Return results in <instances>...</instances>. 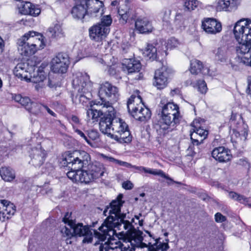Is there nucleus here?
<instances>
[{
	"label": "nucleus",
	"instance_id": "1",
	"mask_svg": "<svg viewBox=\"0 0 251 251\" xmlns=\"http://www.w3.org/2000/svg\"><path fill=\"white\" fill-rule=\"evenodd\" d=\"M123 198V194H120L115 200L112 201L104 210L103 214L107 216L106 213L108 212L109 215L98 228L102 233L98 232L96 230H93L94 237L99 241H105L107 236H109L110 237L113 236L116 233L114 228H117L120 229L122 224L124 225L125 229L131 227L134 219H132L131 222L126 220V213L121 212V207L125 202L122 201Z\"/></svg>",
	"mask_w": 251,
	"mask_h": 251
},
{
	"label": "nucleus",
	"instance_id": "2",
	"mask_svg": "<svg viewBox=\"0 0 251 251\" xmlns=\"http://www.w3.org/2000/svg\"><path fill=\"white\" fill-rule=\"evenodd\" d=\"M90 160V155L85 151H75L73 152H67L62 161L63 165L70 170L67 173L68 178L73 181L84 183L81 177L83 176L81 169L88 165Z\"/></svg>",
	"mask_w": 251,
	"mask_h": 251
},
{
	"label": "nucleus",
	"instance_id": "3",
	"mask_svg": "<svg viewBox=\"0 0 251 251\" xmlns=\"http://www.w3.org/2000/svg\"><path fill=\"white\" fill-rule=\"evenodd\" d=\"M105 113L99 122L100 131L107 136L113 139V136L119 134L128 128L127 125L120 118L117 117L113 107H110L109 111Z\"/></svg>",
	"mask_w": 251,
	"mask_h": 251
},
{
	"label": "nucleus",
	"instance_id": "4",
	"mask_svg": "<svg viewBox=\"0 0 251 251\" xmlns=\"http://www.w3.org/2000/svg\"><path fill=\"white\" fill-rule=\"evenodd\" d=\"M126 234L127 242H130L133 247H140L143 248H148V251H167L170 247L167 243H162L159 242V238L155 240V243L151 244L149 243L147 244L143 243V238L142 236L143 232L140 230H137L133 226L126 229Z\"/></svg>",
	"mask_w": 251,
	"mask_h": 251
},
{
	"label": "nucleus",
	"instance_id": "5",
	"mask_svg": "<svg viewBox=\"0 0 251 251\" xmlns=\"http://www.w3.org/2000/svg\"><path fill=\"white\" fill-rule=\"evenodd\" d=\"M43 35L33 31L25 33L18 41V51L24 56L34 54L43 43Z\"/></svg>",
	"mask_w": 251,
	"mask_h": 251
},
{
	"label": "nucleus",
	"instance_id": "6",
	"mask_svg": "<svg viewBox=\"0 0 251 251\" xmlns=\"http://www.w3.org/2000/svg\"><path fill=\"white\" fill-rule=\"evenodd\" d=\"M99 95L103 105V108H108L106 111H110V107H113L112 102H116L119 97L118 88L109 83L105 82L100 86Z\"/></svg>",
	"mask_w": 251,
	"mask_h": 251
},
{
	"label": "nucleus",
	"instance_id": "7",
	"mask_svg": "<svg viewBox=\"0 0 251 251\" xmlns=\"http://www.w3.org/2000/svg\"><path fill=\"white\" fill-rule=\"evenodd\" d=\"M72 84L77 90L81 96L87 98L91 96L93 83L89 80V76L86 73H77L74 76Z\"/></svg>",
	"mask_w": 251,
	"mask_h": 251
},
{
	"label": "nucleus",
	"instance_id": "8",
	"mask_svg": "<svg viewBox=\"0 0 251 251\" xmlns=\"http://www.w3.org/2000/svg\"><path fill=\"white\" fill-rule=\"evenodd\" d=\"M233 33L237 41H251V20L242 19L237 21L234 27Z\"/></svg>",
	"mask_w": 251,
	"mask_h": 251
},
{
	"label": "nucleus",
	"instance_id": "9",
	"mask_svg": "<svg viewBox=\"0 0 251 251\" xmlns=\"http://www.w3.org/2000/svg\"><path fill=\"white\" fill-rule=\"evenodd\" d=\"M89 162L88 165H86L87 166V169L82 170L83 173L81 174L83 176H82V181L86 184L99 178L103 175L105 172V168L100 163L98 162L92 164H89Z\"/></svg>",
	"mask_w": 251,
	"mask_h": 251
},
{
	"label": "nucleus",
	"instance_id": "10",
	"mask_svg": "<svg viewBox=\"0 0 251 251\" xmlns=\"http://www.w3.org/2000/svg\"><path fill=\"white\" fill-rule=\"evenodd\" d=\"M179 115L173 114L161 113V118L155 124L154 127L160 135H165L169 132V127L171 125L173 126L178 122Z\"/></svg>",
	"mask_w": 251,
	"mask_h": 251
},
{
	"label": "nucleus",
	"instance_id": "11",
	"mask_svg": "<svg viewBox=\"0 0 251 251\" xmlns=\"http://www.w3.org/2000/svg\"><path fill=\"white\" fill-rule=\"evenodd\" d=\"M68 226L72 228L74 236L84 237L83 243H91L93 234L88 226H84L82 223H76V221H70Z\"/></svg>",
	"mask_w": 251,
	"mask_h": 251
},
{
	"label": "nucleus",
	"instance_id": "12",
	"mask_svg": "<svg viewBox=\"0 0 251 251\" xmlns=\"http://www.w3.org/2000/svg\"><path fill=\"white\" fill-rule=\"evenodd\" d=\"M69 63L68 55L64 53H59L52 58L51 69L54 73L64 74L67 72Z\"/></svg>",
	"mask_w": 251,
	"mask_h": 251
},
{
	"label": "nucleus",
	"instance_id": "13",
	"mask_svg": "<svg viewBox=\"0 0 251 251\" xmlns=\"http://www.w3.org/2000/svg\"><path fill=\"white\" fill-rule=\"evenodd\" d=\"M238 42L239 44L236 47V51L238 55H241L240 62L243 64H249L251 59V41Z\"/></svg>",
	"mask_w": 251,
	"mask_h": 251
},
{
	"label": "nucleus",
	"instance_id": "14",
	"mask_svg": "<svg viewBox=\"0 0 251 251\" xmlns=\"http://www.w3.org/2000/svg\"><path fill=\"white\" fill-rule=\"evenodd\" d=\"M86 3V16L88 19L91 18L100 17L103 14V10H100L103 6L102 1L99 0H85Z\"/></svg>",
	"mask_w": 251,
	"mask_h": 251
},
{
	"label": "nucleus",
	"instance_id": "15",
	"mask_svg": "<svg viewBox=\"0 0 251 251\" xmlns=\"http://www.w3.org/2000/svg\"><path fill=\"white\" fill-rule=\"evenodd\" d=\"M202 29L208 34H216L221 31V23L214 18H205L202 22Z\"/></svg>",
	"mask_w": 251,
	"mask_h": 251
},
{
	"label": "nucleus",
	"instance_id": "16",
	"mask_svg": "<svg viewBox=\"0 0 251 251\" xmlns=\"http://www.w3.org/2000/svg\"><path fill=\"white\" fill-rule=\"evenodd\" d=\"M15 211L16 207L13 203L5 200L0 201V221L8 219Z\"/></svg>",
	"mask_w": 251,
	"mask_h": 251
},
{
	"label": "nucleus",
	"instance_id": "17",
	"mask_svg": "<svg viewBox=\"0 0 251 251\" xmlns=\"http://www.w3.org/2000/svg\"><path fill=\"white\" fill-rule=\"evenodd\" d=\"M135 99L136 100L137 102H141L142 101L141 97L140 96L136 97L134 95H132L129 98L127 101V106L129 113L130 115L136 120H138V116L141 115V111L144 107L142 105L140 104H134Z\"/></svg>",
	"mask_w": 251,
	"mask_h": 251
},
{
	"label": "nucleus",
	"instance_id": "18",
	"mask_svg": "<svg viewBox=\"0 0 251 251\" xmlns=\"http://www.w3.org/2000/svg\"><path fill=\"white\" fill-rule=\"evenodd\" d=\"M109 31V28L103 27L98 23L89 29V34L91 39L99 42L104 38Z\"/></svg>",
	"mask_w": 251,
	"mask_h": 251
},
{
	"label": "nucleus",
	"instance_id": "19",
	"mask_svg": "<svg viewBox=\"0 0 251 251\" xmlns=\"http://www.w3.org/2000/svg\"><path fill=\"white\" fill-rule=\"evenodd\" d=\"M153 84L157 89L165 88L168 83V73L165 67H162L157 70L154 74Z\"/></svg>",
	"mask_w": 251,
	"mask_h": 251
},
{
	"label": "nucleus",
	"instance_id": "20",
	"mask_svg": "<svg viewBox=\"0 0 251 251\" xmlns=\"http://www.w3.org/2000/svg\"><path fill=\"white\" fill-rule=\"evenodd\" d=\"M30 163L35 167H40L45 160L46 153L41 148H34L30 153Z\"/></svg>",
	"mask_w": 251,
	"mask_h": 251
},
{
	"label": "nucleus",
	"instance_id": "21",
	"mask_svg": "<svg viewBox=\"0 0 251 251\" xmlns=\"http://www.w3.org/2000/svg\"><path fill=\"white\" fill-rule=\"evenodd\" d=\"M86 3L85 0H80L76 2L72 10V14L74 18L77 19L88 20V17L86 16Z\"/></svg>",
	"mask_w": 251,
	"mask_h": 251
},
{
	"label": "nucleus",
	"instance_id": "22",
	"mask_svg": "<svg viewBox=\"0 0 251 251\" xmlns=\"http://www.w3.org/2000/svg\"><path fill=\"white\" fill-rule=\"evenodd\" d=\"M212 156L220 162L228 161L231 158L230 151L224 147L214 149L212 152Z\"/></svg>",
	"mask_w": 251,
	"mask_h": 251
},
{
	"label": "nucleus",
	"instance_id": "23",
	"mask_svg": "<svg viewBox=\"0 0 251 251\" xmlns=\"http://www.w3.org/2000/svg\"><path fill=\"white\" fill-rule=\"evenodd\" d=\"M122 69L124 71L129 74L138 73L141 68L140 62L133 59H125L122 63Z\"/></svg>",
	"mask_w": 251,
	"mask_h": 251
},
{
	"label": "nucleus",
	"instance_id": "24",
	"mask_svg": "<svg viewBox=\"0 0 251 251\" xmlns=\"http://www.w3.org/2000/svg\"><path fill=\"white\" fill-rule=\"evenodd\" d=\"M19 9L21 14L34 17L38 16L41 12L40 8L29 2H22Z\"/></svg>",
	"mask_w": 251,
	"mask_h": 251
},
{
	"label": "nucleus",
	"instance_id": "25",
	"mask_svg": "<svg viewBox=\"0 0 251 251\" xmlns=\"http://www.w3.org/2000/svg\"><path fill=\"white\" fill-rule=\"evenodd\" d=\"M241 0H219L217 9L219 11H231L236 10Z\"/></svg>",
	"mask_w": 251,
	"mask_h": 251
},
{
	"label": "nucleus",
	"instance_id": "26",
	"mask_svg": "<svg viewBox=\"0 0 251 251\" xmlns=\"http://www.w3.org/2000/svg\"><path fill=\"white\" fill-rule=\"evenodd\" d=\"M28 64L26 63H18L14 70V75L22 80L28 81L31 75L28 71Z\"/></svg>",
	"mask_w": 251,
	"mask_h": 251
},
{
	"label": "nucleus",
	"instance_id": "27",
	"mask_svg": "<svg viewBox=\"0 0 251 251\" xmlns=\"http://www.w3.org/2000/svg\"><path fill=\"white\" fill-rule=\"evenodd\" d=\"M135 27L140 33H149L152 31L153 27L147 19H138L135 22Z\"/></svg>",
	"mask_w": 251,
	"mask_h": 251
},
{
	"label": "nucleus",
	"instance_id": "28",
	"mask_svg": "<svg viewBox=\"0 0 251 251\" xmlns=\"http://www.w3.org/2000/svg\"><path fill=\"white\" fill-rule=\"evenodd\" d=\"M228 47L227 45L221 46L213 51L214 60L219 62H226L228 59Z\"/></svg>",
	"mask_w": 251,
	"mask_h": 251
},
{
	"label": "nucleus",
	"instance_id": "29",
	"mask_svg": "<svg viewBox=\"0 0 251 251\" xmlns=\"http://www.w3.org/2000/svg\"><path fill=\"white\" fill-rule=\"evenodd\" d=\"M113 137L114 140L120 143H129L132 140V136L128 128L119 134H115Z\"/></svg>",
	"mask_w": 251,
	"mask_h": 251
},
{
	"label": "nucleus",
	"instance_id": "30",
	"mask_svg": "<svg viewBox=\"0 0 251 251\" xmlns=\"http://www.w3.org/2000/svg\"><path fill=\"white\" fill-rule=\"evenodd\" d=\"M178 106L173 102H168L162 107L161 113L179 115Z\"/></svg>",
	"mask_w": 251,
	"mask_h": 251
},
{
	"label": "nucleus",
	"instance_id": "31",
	"mask_svg": "<svg viewBox=\"0 0 251 251\" xmlns=\"http://www.w3.org/2000/svg\"><path fill=\"white\" fill-rule=\"evenodd\" d=\"M0 175L3 180L7 181H10L15 177L13 170L6 167L0 168Z\"/></svg>",
	"mask_w": 251,
	"mask_h": 251
},
{
	"label": "nucleus",
	"instance_id": "32",
	"mask_svg": "<svg viewBox=\"0 0 251 251\" xmlns=\"http://www.w3.org/2000/svg\"><path fill=\"white\" fill-rule=\"evenodd\" d=\"M72 228H70L67 224L60 229L62 238L65 240L67 244H71L72 242L70 240L74 236L73 231H72Z\"/></svg>",
	"mask_w": 251,
	"mask_h": 251
},
{
	"label": "nucleus",
	"instance_id": "33",
	"mask_svg": "<svg viewBox=\"0 0 251 251\" xmlns=\"http://www.w3.org/2000/svg\"><path fill=\"white\" fill-rule=\"evenodd\" d=\"M49 36L53 38H60L63 36V32L60 25L56 24L53 27H50L48 29Z\"/></svg>",
	"mask_w": 251,
	"mask_h": 251
},
{
	"label": "nucleus",
	"instance_id": "34",
	"mask_svg": "<svg viewBox=\"0 0 251 251\" xmlns=\"http://www.w3.org/2000/svg\"><path fill=\"white\" fill-rule=\"evenodd\" d=\"M175 27L181 30L184 29L186 26L185 16L182 13H176L174 22Z\"/></svg>",
	"mask_w": 251,
	"mask_h": 251
},
{
	"label": "nucleus",
	"instance_id": "35",
	"mask_svg": "<svg viewBox=\"0 0 251 251\" xmlns=\"http://www.w3.org/2000/svg\"><path fill=\"white\" fill-rule=\"evenodd\" d=\"M46 74L45 72L40 71L39 69L35 73L33 76L31 75V77L29 78L28 80L34 83H39L42 82L46 78Z\"/></svg>",
	"mask_w": 251,
	"mask_h": 251
},
{
	"label": "nucleus",
	"instance_id": "36",
	"mask_svg": "<svg viewBox=\"0 0 251 251\" xmlns=\"http://www.w3.org/2000/svg\"><path fill=\"white\" fill-rule=\"evenodd\" d=\"M202 68L203 65L201 61L197 59L191 61L190 71L191 74L197 75L201 72Z\"/></svg>",
	"mask_w": 251,
	"mask_h": 251
},
{
	"label": "nucleus",
	"instance_id": "37",
	"mask_svg": "<svg viewBox=\"0 0 251 251\" xmlns=\"http://www.w3.org/2000/svg\"><path fill=\"white\" fill-rule=\"evenodd\" d=\"M144 54L150 59L154 60L157 58L156 48L152 45H148L144 52Z\"/></svg>",
	"mask_w": 251,
	"mask_h": 251
},
{
	"label": "nucleus",
	"instance_id": "38",
	"mask_svg": "<svg viewBox=\"0 0 251 251\" xmlns=\"http://www.w3.org/2000/svg\"><path fill=\"white\" fill-rule=\"evenodd\" d=\"M229 197L241 203L246 204L249 201V199L243 195H240L235 192L231 191L228 194Z\"/></svg>",
	"mask_w": 251,
	"mask_h": 251
},
{
	"label": "nucleus",
	"instance_id": "39",
	"mask_svg": "<svg viewBox=\"0 0 251 251\" xmlns=\"http://www.w3.org/2000/svg\"><path fill=\"white\" fill-rule=\"evenodd\" d=\"M101 156L105 160L110 162H113V163L118 164L120 166H125L127 168H130V167H131V164L130 163L116 159L111 156H108L103 154H101Z\"/></svg>",
	"mask_w": 251,
	"mask_h": 251
},
{
	"label": "nucleus",
	"instance_id": "40",
	"mask_svg": "<svg viewBox=\"0 0 251 251\" xmlns=\"http://www.w3.org/2000/svg\"><path fill=\"white\" fill-rule=\"evenodd\" d=\"M27 110L33 115H38L43 112V104L32 102V105L30 106L29 109Z\"/></svg>",
	"mask_w": 251,
	"mask_h": 251
},
{
	"label": "nucleus",
	"instance_id": "41",
	"mask_svg": "<svg viewBox=\"0 0 251 251\" xmlns=\"http://www.w3.org/2000/svg\"><path fill=\"white\" fill-rule=\"evenodd\" d=\"M197 120H196L191 124L192 126L194 127L192 130L196 132L199 136L204 140L208 134V132L203 129L198 128V126L195 125V124H197Z\"/></svg>",
	"mask_w": 251,
	"mask_h": 251
},
{
	"label": "nucleus",
	"instance_id": "42",
	"mask_svg": "<svg viewBox=\"0 0 251 251\" xmlns=\"http://www.w3.org/2000/svg\"><path fill=\"white\" fill-rule=\"evenodd\" d=\"M141 115L138 116V120L140 122H145L149 120L151 117V112L150 109L147 107H144L141 110Z\"/></svg>",
	"mask_w": 251,
	"mask_h": 251
},
{
	"label": "nucleus",
	"instance_id": "43",
	"mask_svg": "<svg viewBox=\"0 0 251 251\" xmlns=\"http://www.w3.org/2000/svg\"><path fill=\"white\" fill-rule=\"evenodd\" d=\"M199 1L197 0H185L184 3L185 10L192 11L194 10L199 5Z\"/></svg>",
	"mask_w": 251,
	"mask_h": 251
},
{
	"label": "nucleus",
	"instance_id": "44",
	"mask_svg": "<svg viewBox=\"0 0 251 251\" xmlns=\"http://www.w3.org/2000/svg\"><path fill=\"white\" fill-rule=\"evenodd\" d=\"M102 115V112L93 108L89 109L87 111V116L88 120H97L100 115Z\"/></svg>",
	"mask_w": 251,
	"mask_h": 251
},
{
	"label": "nucleus",
	"instance_id": "45",
	"mask_svg": "<svg viewBox=\"0 0 251 251\" xmlns=\"http://www.w3.org/2000/svg\"><path fill=\"white\" fill-rule=\"evenodd\" d=\"M191 139L194 145L197 146L202 143L203 139L201 138L196 132L193 130L190 134Z\"/></svg>",
	"mask_w": 251,
	"mask_h": 251
},
{
	"label": "nucleus",
	"instance_id": "46",
	"mask_svg": "<svg viewBox=\"0 0 251 251\" xmlns=\"http://www.w3.org/2000/svg\"><path fill=\"white\" fill-rule=\"evenodd\" d=\"M112 21V20L110 15H105L102 17L100 22L99 24L100 25H102L103 27L109 28V26L111 25Z\"/></svg>",
	"mask_w": 251,
	"mask_h": 251
},
{
	"label": "nucleus",
	"instance_id": "47",
	"mask_svg": "<svg viewBox=\"0 0 251 251\" xmlns=\"http://www.w3.org/2000/svg\"><path fill=\"white\" fill-rule=\"evenodd\" d=\"M150 174H152L155 176H159L165 178L167 179H168L173 182L178 183V182H176L173 180L172 178L167 176L164 173L162 170H157L155 169H151V171L150 172Z\"/></svg>",
	"mask_w": 251,
	"mask_h": 251
},
{
	"label": "nucleus",
	"instance_id": "48",
	"mask_svg": "<svg viewBox=\"0 0 251 251\" xmlns=\"http://www.w3.org/2000/svg\"><path fill=\"white\" fill-rule=\"evenodd\" d=\"M171 14V10L170 9L163 8L160 13L163 21L167 23L170 19Z\"/></svg>",
	"mask_w": 251,
	"mask_h": 251
},
{
	"label": "nucleus",
	"instance_id": "49",
	"mask_svg": "<svg viewBox=\"0 0 251 251\" xmlns=\"http://www.w3.org/2000/svg\"><path fill=\"white\" fill-rule=\"evenodd\" d=\"M198 89L201 94H205L207 90L205 82L203 80H199L197 82Z\"/></svg>",
	"mask_w": 251,
	"mask_h": 251
},
{
	"label": "nucleus",
	"instance_id": "50",
	"mask_svg": "<svg viewBox=\"0 0 251 251\" xmlns=\"http://www.w3.org/2000/svg\"><path fill=\"white\" fill-rule=\"evenodd\" d=\"M180 43L177 39L174 37L169 39L167 43V47L169 49H173L178 47Z\"/></svg>",
	"mask_w": 251,
	"mask_h": 251
},
{
	"label": "nucleus",
	"instance_id": "51",
	"mask_svg": "<svg viewBox=\"0 0 251 251\" xmlns=\"http://www.w3.org/2000/svg\"><path fill=\"white\" fill-rule=\"evenodd\" d=\"M87 137L90 140H96L99 137V134L97 130H91L87 131Z\"/></svg>",
	"mask_w": 251,
	"mask_h": 251
},
{
	"label": "nucleus",
	"instance_id": "52",
	"mask_svg": "<svg viewBox=\"0 0 251 251\" xmlns=\"http://www.w3.org/2000/svg\"><path fill=\"white\" fill-rule=\"evenodd\" d=\"M32 102H31L30 99L26 97H23L20 102V103L24 106L27 110L29 109L30 106L32 105Z\"/></svg>",
	"mask_w": 251,
	"mask_h": 251
},
{
	"label": "nucleus",
	"instance_id": "53",
	"mask_svg": "<svg viewBox=\"0 0 251 251\" xmlns=\"http://www.w3.org/2000/svg\"><path fill=\"white\" fill-rule=\"evenodd\" d=\"M214 217L215 222L217 223H223L226 220V216L223 215L220 212L216 213Z\"/></svg>",
	"mask_w": 251,
	"mask_h": 251
},
{
	"label": "nucleus",
	"instance_id": "54",
	"mask_svg": "<svg viewBox=\"0 0 251 251\" xmlns=\"http://www.w3.org/2000/svg\"><path fill=\"white\" fill-rule=\"evenodd\" d=\"M75 131L78 135H79L80 137L83 138L87 143L90 145H92V143L91 141L88 138L87 136L80 130L76 129H75Z\"/></svg>",
	"mask_w": 251,
	"mask_h": 251
},
{
	"label": "nucleus",
	"instance_id": "55",
	"mask_svg": "<svg viewBox=\"0 0 251 251\" xmlns=\"http://www.w3.org/2000/svg\"><path fill=\"white\" fill-rule=\"evenodd\" d=\"M119 14L121 16V20L122 21L123 23H126L128 19V15L127 12L125 13H121L120 10L118 11Z\"/></svg>",
	"mask_w": 251,
	"mask_h": 251
},
{
	"label": "nucleus",
	"instance_id": "56",
	"mask_svg": "<svg viewBox=\"0 0 251 251\" xmlns=\"http://www.w3.org/2000/svg\"><path fill=\"white\" fill-rule=\"evenodd\" d=\"M123 187L126 190H130L133 187V185L130 181H125L122 184Z\"/></svg>",
	"mask_w": 251,
	"mask_h": 251
},
{
	"label": "nucleus",
	"instance_id": "57",
	"mask_svg": "<svg viewBox=\"0 0 251 251\" xmlns=\"http://www.w3.org/2000/svg\"><path fill=\"white\" fill-rule=\"evenodd\" d=\"M48 86L51 88H55L57 86L56 82L53 78L49 77Z\"/></svg>",
	"mask_w": 251,
	"mask_h": 251
},
{
	"label": "nucleus",
	"instance_id": "58",
	"mask_svg": "<svg viewBox=\"0 0 251 251\" xmlns=\"http://www.w3.org/2000/svg\"><path fill=\"white\" fill-rule=\"evenodd\" d=\"M131 167L134 168L140 171H144L145 173H149V174H150V172L151 171V169H148V168H145V167H142V166L137 167V166H132L131 165Z\"/></svg>",
	"mask_w": 251,
	"mask_h": 251
},
{
	"label": "nucleus",
	"instance_id": "59",
	"mask_svg": "<svg viewBox=\"0 0 251 251\" xmlns=\"http://www.w3.org/2000/svg\"><path fill=\"white\" fill-rule=\"evenodd\" d=\"M101 248L102 251L104 250L105 251H109L110 248H109V245L108 241L105 242L104 244H101L99 247V250Z\"/></svg>",
	"mask_w": 251,
	"mask_h": 251
},
{
	"label": "nucleus",
	"instance_id": "60",
	"mask_svg": "<svg viewBox=\"0 0 251 251\" xmlns=\"http://www.w3.org/2000/svg\"><path fill=\"white\" fill-rule=\"evenodd\" d=\"M71 216V214L69 213H66L64 217L63 218L62 221L64 222L66 224H68L70 221H74L73 220H70V217Z\"/></svg>",
	"mask_w": 251,
	"mask_h": 251
},
{
	"label": "nucleus",
	"instance_id": "61",
	"mask_svg": "<svg viewBox=\"0 0 251 251\" xmlns=\"http://www.w3.org/2000/svg\"><path fill=\"white\" fill-rule=\"evenodd\" d=\"M44 109H45L47 111V112H48L49 114H50V115H51V116H53V117H56V114L53 112L52 110H51L48 106H47V105H44L43 104V110Z\"/></svg>",
	"mask_w": 251,
	"mask_h": 251
},
{
	"label": "nucleus",
	"instance_id": "62",
	"mask_svg": "<svg viewBox=\"0 0 251 251\" xmlns=\"http://www.w3.org/2000/svg\"><path fill=\"white\" fill-rule=\"evenodd\" d=\"M116 245H118V249L120 250V251H125L127 250L126 248L125 247H124V245L122 244L120 242L116 243Z\"/></svg>",
	"mask_w": 251,
	"mask_h": 251
},
{
	"label": "nucleus",
	"instance_id": "63",
	"mask_svg": "<svg viewBox=\"0 0 251 251\" xmlns=\"http://www.w3.org/2000/svg\"><path fill=\"white\" fill-rule=\"evenodd\" d=\"M71 120L73 123L76 124H80L79 120L78 118L76 116L73 115L71 117Z\"/></svg>",
	"mask_w": 251,
	"mask_h": 251
},
{
	"label": "nucleus",
	"instance_id": "64",
	"mask_svg": "<svg viewBox=\"0 0 251 251\" xmlns=\"http://www.w3.org/2000/svg\"><path fill=\"white\" fill-rule=\"evenodd\" d=\"M247 93L251 97V80H249Z\"/></svg>",
	"mask_w": 251,
	"mask_h": 251
}]
</instances>
